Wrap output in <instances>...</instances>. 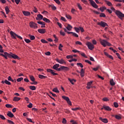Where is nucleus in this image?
Wrapping results in <instances>:
<instances>
[{
    "mask_svg": "<svg viewBox=\"0 0 124 124\" xmlns=\"http://www.w3.org/2000/svg\"><path fill=\"white\" fill-rule=\"evenodd\" d=\"M100 42L101 44V45H102V46H103L104 47H106V46H111V44H110V43L108 42L107 41H106V40H100Z\"/></svg>",
    "mask_w": 124,
    "mask_h": 124,
    "instance_id": "1",
    "label": "nucleus"
},
{
    "mask_svg": "<svg viewBox=\"0 0 124 124\" xmlns=\"http://www.w3.org/2000/svg\"><path fill=\"white\" fill-rule=\"evenodd\" d=\"M115 14H116L118 18H120V19H121V20H123L122 18H124V14L119 10H116L115 11Z\"/></svg>",
    "mask_w": 124,
    "mask_h": 124,
    "instance_id": "2",
    "label": "nucleus"
},
{
    "mask_svg": "<svg viewBox=\"0 0 124 124\" xmlns=\"http://www.w3.org/2000/svg\"><path fill=\"white\" fill-rule=\"evenodd\" d=\"M86 45L88 47V48L91 51H92V50H93V49H94V46H93V45L92 43L90 42H87L86 43Z\"/></svg>",
    "mask_w": 124,
    "mask_h": 124,
    "instance_id": "3",
    "label": "nucleus"
},
{
    "mask_svg": "<svg viewBox=\"0 0 124 124\" xmlns=\"http://www.w3.org/2000/svg\"><path fill=\"white\" fill-rule=\"evenodd\" d=\"M62 98H63V99H64V100H66V101L67 102L68 104H69V105H70V106L72 105V104L71 103V101H70V99H69V97L65 96H62Z\"/></svg>",
    "mask_w": 124,
    "mask_h": 124,
    "instance_id": "4",
    "label": "nucleus"
},
{
    "mask_svg": "<svg viewBox=\"0 0 124 124\" xmlns=\"http://www.w3.org/2000/svg\"><path fill=\"white\" fill-rule=\"evenodd\" d=\"M98 26H100L102 28H105L106 27H108V24L104 21H101L100 22L97 23Z\"/></svg>",
    "mask_w": 124,
    "mask_h": 124,
    "instance_id": "5",
    "label": "nucleus"
},
{
    "mask_svg": "<svg viewBox=\"0 0 124 124\" xmlns=\"http://www.w3.org/2000/svg\"><path fill=\"white\" fill-rule=\"evenodd\" d=\"M60 67V64H56L53 66V69L57 71H61V67Z\"/></svg>",
    "mask_w": 124,
    "mask_h": 124,
    "instance_id": "6",
    "label": "nucleus"
},
{
    "mask_svg": "<svg viewBox=\"0 0 124 124\" xmlns=\"http://www.w3.org/2000/svg\"><path fill=\"white\" fill-rule=\"evenodd\" d=\"M30 27L31 28H33V29H37V24L33 22L30 23Z\"/></svg>",
    "mask_w": 124,
    "mask_h": 124,
    "instance_id": "7",
    "label": "nucleus"
},
{
    "mask_svg": "<svg viewBox=\"0 0 124 124\" xmlns=\"http://www.w3.org/2000/svg\"><path fill=\"white\" fill-rule=\"evenodd\" d=\"M46 71H47V72H48L49 73H51V74H52V75H53V76H55L56 75H58L57 73H55V71L51 69H47L46 70Z\"/></svg>",
    "mask_w": 124,
    "mask_h": 124,
    "instance_id": "8",
    "label": "nucleus"
},
{
    "mask_svg": "<svg viewBox=\"0 0 124 124\" xmlns=\"http://www.w3.org/2000/svg\"><path fill=\"white\" fill-rule=\"evenodd\" d=\"M9 56H8V58H13V59H18V58H19L18 56L12 53H11V54H9Z\"/></svg>",
    "mask_w": 124,
    "mask_h": 124,
    "instance_id": "9",
    "label": "nucleus"
},
{
    "mask_svg": "<svg viewBox=\"0 0 124 124\" xmlns=\"http://www.w3.org/2000/svg\"><path fill=\"white\" fill-rule=\"evenodd\" d=\"M0 55L2 56V57H4V58L6 59V60H7V57L8 58V57H9V53L7 52H4V54L3 53H0Z\"/></svg>",
    "mask_w": 124,
    "mask_h": 124,
    "instance_id": "10",
    "label": "nucleus"
},
{
    "mask_svg": "<svg viewBox=\"0 0 124 124\" xmlns=\"http://www.w3.org/2000/svg\"><path fill=\"white\" fill-rule=\"evenodd\" d=\"M56 61L57 62L61 63V64H62L63 63H66V62H65L64 60H63V59H62L61 60H59V59H56Z\"/></svg>",
    "mask_w": 124,
    "mask_h": 124,
    "instance_id": "11",
    "label": "nucleus"
},
{
    "mask_svg": "<svg viewBox=\"0 0 124 124\" xmlns=\"http://www.w3.org/2000/svg\"><path fill=\"white\" fill-rule=\"evenodd\" d=\"M10 34L11 36H12L15 39H16V37H17L18 35L16 33H15L14 32L11 31L10 32Z\"/></svg>",
    "mask_w": 124,
    "mask_h": 124,
    "instance_id": "12",
    "label": "nucleus"
},
{
    "mask_svg": "<svg viewBox=\"0 0 124 124\" xmlns=\"http://www.w3.org/2000/svg\"><path fill=\"white\" fill-rule=\"evenodd\" d=\"M62 70H65L66 71H68V70H69V68L64 66H62L61 67L60 71H62Z\"/></svg>",
    "mask_w": 124,
    "mask_h": 124,
    "instance_id": "13",
    "label": "nucleus"
},
{
    "mask_svg": "<svg viewBox=\"0 0 124 124\" xmlns=\"http://www.w3.org/2000/svg\"><path fill=\"white\" fill-rule=\"evenodd\" d=\"M99 119L100 121H101L103 123H104L105 124H107L108 123V120L106 118H102V117H100Z\"/></svg>",
    "mask_w": 124,
    "mask_h": 124,
    "instance_id": "14",
    "label": "nucleus"
},
{
    "mask_svg": "<svg viewBox=\"0 0 124 124\" xmlns=\"http://www.w3.org/2000/svg\"><path fill=\"white\" fill-rule=\"evenodd\" d=\"M37 17H36V19H37L38 21L39 20H42V19H43V16L41 14L38 15Z\"/></svg>",
    "mask_w": 124,
    "mask_h": 124,
    "instance_id": "15",
    "label": "nucleus"
},
{
    "mask_svg": "<svg viewBox=\"0 0 124 124\" xmlns=\"http://www.w3.org/2000/svg\"><path fill=\"white\" fill-rule=\"evenodd\" d=\"M68 34H72V35L73 36H75V37H78V34H77L75 32H68Z\"/></svg>",
    "mask_w": 124,
    "mask_h": 124,
    "instance_id": "16",
    "label": "nucleus"
},
{
    "mask_svg": "<svg viewBox=\"0 0 124 124\" xmlns=\"http://www.w3.org/2000/svg\"><path fill=\"white\" fill-rule=\"evenodd\" d=\"M7 116L9 117V118H13V117H14V114H13V113H12V112L11 111H8V113L7 114Z\"/></svg>",
    "mask_w": 124,
    "mask_h": 124,
    "instance_id": "17",
    "label": "nucleus"
},
{
    "mask_svg": "<svg viewBox=\"0 0 124 124\" xmlns=\"http://www.w3.org/2000/svg\"><path fill=\"white\" fill-rule=\"evenodd\" d=\"M79 73H80L81 77H84L85 76V71L84 70V69L82 68Z\"/></svg>",
    "mask_w": 124,
    "mask_h": 124,
    "instance_id": "18",
    "label": "nucleus"
},
{
    "mask_svg": "<svg viewBox=\"0 0 124 124\" xmlns=\"http://www.w3.org/2000/svg\"><path fill=\"white\" fill-rule=\"evenodd\" d=\"M91 5L94 7V8H98V6L94 2V1H93L92 3H91Z\"/></svg>",
    "mask_w": 124,
    "mask_h": 124,
    "instance_id": "19",
    "label": "nucleus"
},
{
    "mask_svg": "<svg viewBox=\"0 0 124 124\" xmlns=\"http://www.w3.org/2000/svg\"><path fill=\"white\" fill-rule=\"evenodd\" d=\"M103 108L105 109V110H107V111H111V110H112L111 108L107 106H104Z\"/></svg>",
    "mask_w": 124,
    "mask_h": 124,
    "instance_id": "20",
    "label": "nucleus"
},
{
    "mask_svg": "<svg viewBox=\"0 0 124 124\" xmlns=\"http://www.w3.org/2000/svg\"><path fill=\"white\" fill-rule=\"evenodd\" d=\"M104 54H105V56L108 57V58H109V59H110L111 60H114L113 56L111 55H109V54L108 53H107V52H105Z\"/></svg>",
    "mask_w": 124,
    "mask_h": 124,
    "instance_id": "21",
    "label": "nucleus"
},
{
    "mask_svg": "<svg viewBox=\"0 0 124 124\" xmlns=\"http://www.w3.org/2000/svg\"><path fill=\"white\" fill-rule=\"evenodd\" d=\"M23 14L25 16H30L31 13L28 11H23Z\"/></svg>",
    "mask_w": 124,
    "mask_h": 124,
    "instance_id": "22",
    "label": "nucleus"
},
{
    "mask_svg": "<svg viewBox=\"0 0 124 124\" xmlns=\"http://www.w3.org/2000/svg\"><path fill=\"white\" fill-rule=\"evenodd\" d=\"M38 31L40 33H45V32H46V30H45V29H38Z\"/></svg>",
    "mask_w": 124,
    "mask_h": 124,
    "instance_id": "23",
    "label": "nucleus"
},
{
    "mask_svg": "<svg viewBox=\"0 0 124 124\" xmlns=\"http://www.w3.org/2000/svg\"><path fill=\"white\" fill-rule=\"evenodd\" d=\"M66 29H67L68 31H71V30H72V26L70 25V24H68L67 27H66Z\"/></svg>",
    "mask_w": 124,
    "mask_h": 124,
    "instance_id": "24",
    "label": "nucleus"
},
{
    "mask_svg": "<svg viewBox=\"0 0 124 124\" xmlns=\"http://www.w3.org/2000/svg\"><path fill=\"white\" fill-rule=\"evenodd\" d=\"M21 99V98L20 97H18L17 96H15L14 97V99H13V101H19V100H20Z\"/></svg>",
    "mask_w": 124,
    "mask_h": 124,
    "instance_id": "25",
    "label": "nucleus"
},
{
    "mask_svg": "<svg viewBox=\"0 0 124 124\" xmlns=\"http://www.w3.org/2000/svg\"><path fill=\"white\" fill-rule=\"evenodd\" d=\"M43 20L44 22H46V23H50L51 21L49 20V19H47L46 17H44L43 18Z\"/></svg>",
    "mask_w": 124,
    "mask_h": 124,
    "instance_id": "26",
    "label": "nucleus"
},
{
    "mask_svg": "<svg viewBox=\"0 0 124 124\" xmlns=\"http://www.w3.org/2000/svg\"><path fill=\"white\" fill-rule=\"evenodd\" d=\"M29 37H30L31 40H34L35 39V37L34 35L29 34Z\"/></svg>",
    "mask_w": 124,
    "mask_h": 124,
    "instance_id": "27",
    "label": "nucleus"
},
{
    "mask_svg": "<svg viewBox=\"0 0 124 124\" xmlns=\"http://www.w3.org/2000/svg\"><path fill=\"white\" fill-rule=\"evenodd\" d=\"M5 10L6 14H8L10 12V10H9V8H8V6L5 7Z\"/></svg>",
    "mask_w": 124,
    "mask_h": 124,
    "instance_id": "28",
    "label": "nucleus"
},
{
    "mask_svg": "<svg viewBox=\"0 0 124 124\" xmlns=\"http://www.w3.org/2000/svg\"><path fill=\"white\" fill-rule=\"evenodd\" d=\"M79 55H81L82 57H84V58H85L86 59L88 58V57L86 56V54H85L83 52H82L81 51H79Z\"/></svg>",
    "mask_w": 124,
    "mask_h": 124,
    "instance_id": "29",
    "label": "nucleus"
},
{
    "mask_svg": "<svg viewBox=\"0 0 124 124\" xmlns=\"http://www.w3.org/2000/svg\"><path fill=\"white\" fill-rule=\"evenodd\" d=\"M29 88L31 91H35L36 90V88L34 86H30Z\"/></svg>",
    "mask_w": 124,
    "mask_h": 124,
    "instance_id": "30",
    "label": "nucleus"
},
{
    "mask_svg": "<svg viewBox=\"0 0 124 124\" xmlns=\"http://www.w3.org/2000/svg\"><path fill=\"white\" fill-rule=\"evenodd\" d=\"M38 77L40 79H45L47 78V77L44 76L42 75H39Z\"/></svg>",
    "mask_w": 124,
    "mask_h": 124,
    "instance_id": "31",
    "label": "nucleus"
},
{
    "mask_svg": "<svg viewBox=\"0 0 124 124\" xmlns=\"http://www.w3.org/2000/svg\"><path fill=\"white\" fill-rule=\"evenodd\" d=\"M110 84L111 86H115V85L116 84L115 82H114V80H113V79H110Z\"/></svg>",
    "mask_w": 124,
    "mask_h": 124,
    "instance_id": "32",
    "label": "nucleus"
},
{
    "mask_svg": "<svg viewBox=\"0 0 124 124\" xmlns=\"http://www.w3.org/2000/svg\"><path fill=\"white\" fill-rule=\"evenodd\" d=\"M68 80L72 85H74V82H76V80L75 79H71L70 78H68Z\"/></svg>",
    "mask_w": 124,
    "mask_h": 124,
    "instance_id": "33",
    "label": "nucleus"
},
{
    "mask_svg": "<svg viewBox=\"0 0 124 124\" xmlns=\"http://www.w3.org/2000/svg\"><path fill=\"white\" fill-rule=\"evenodd\" d=\"M106 9H107L106 8V7H100L99 10L101 11V12H104V10H106Z\"/></svg>",
    "mask_w": 124,
    "mask_h": 124,
    "instance_id": "34",
    "label": "nucleus"
},
{
    "mask_svg": "<svg viewBox=\"0 0 124 124\" xmlns=\"http://www.w3.org/2000/svg\"><path fill=\"white\" fill-rule=\"evenodd\" d=\"M107 4L108 6H112L113 5V4H112V3L109 1H107V0H106L105 1Z\"/></svg>",
    "mask_w": 124,
    "mask_h": 124,
    "instance_id": "35",
    "label": "nucleus"
},
{
    "mask_svg": "<svg viewBox=\"0 0 124 124\" xmlns=\"http://www.w3.org/2000/svg\"><path fill=\"white\" fill-rule=\"evenodd\" d=\"M30 78L32 82H34V81H35V78H34V77H33V76H30Z\"/></svg>",
    "mask_w": 124,
    "mask_h": 124,
    "instance_id": "36",
    "label": "nucleus"
},
{
    "mask_svg": "<svg viewBox=\"0 0 124 124\" xmlns=\"http://www.w3.org/2000/svg\"><path fill=\"white\" fill-rule=\"evenodd\" d=\"M52 92H54V93H60V91H59V90H58V88H54L53 89Z\"/></svg>",
    "mask_w": 124,
    "mask_h": 124,
    "instance_id": "37",
    "label": "nucleus"
},
{
    "mask_svg": "<svg viewBox=\"0 0 124 124\" xmlns=\"http://www.w3.org/2000/svg\"><path fill=\"white\" fill-rule=\"evenodd\" d=\"M77 65L78 66H80L81 68H83L84 67V65H83L81 63L78 62L77 63Z\"/></svg>",
    "mask_w": 124,
    "mask_h": 124,
    "instance_id": "38",
    "label": "nucleus"
},
{
    "mask_svg": "<svg viewBox=\"0 0 124 124\" xmlns=\"http://www.w3.org/2000/svg\"><path fill=\"white\" fill-rule=\"evenodd\" d=\"M37 23L39 24L40 25H42L43 26H45V22L42 21H38Z\"/></svg>",
    "mask_w": 124,
    "mask_h": 124,
    "instance_id": "39",
    "label": "nucleus"
},
{
    "mask_svg": "<svg viewBox=\"0 0 124 124\" xmlns=\"http://www.w3.org/2000/svg\"><path fill=\"white\" fill-rule=\"evenodd\" d=\"M4 83H5V84H6L7 85H11V83L7 80H5Z\"/></svg>",
    "mask_w": 124,
    "mask_h": 124,
    "instance_id": "40",
    "label": "nucleus"
},
{
    "mask_svg": "<svg viewBox=\"0 0 124 124\" xmlns=\"http://www.w3.org/2000/svg\"><path fill=\"white\" fill-rule=\"evenodd\" d=\"M62 47H63L62 45V44H60L59 45V50H60V51H62Z\"/></svg>",
    "mask_w": 124,
    "mask_h": 124,
    "instance_id": "41",
    "label": "nucleus"
},
{
    "mask_svg": "<svg viewBox=\"0 0 124 124\" xmlns=\"http://www.w3.org/2000/svg\"><path fill=\"white\" fill-rule=\"evenodd\" d=\"M5 106L7 108H12V105L10 104H6Z\"/></svg>",
    "mask_w": 124,
    "mask_h": 124,
    "instance_id": "42",
    "label": "nucleus"
},
{
    "mask_svg": "<svg viewBox=\"0 0 124 124\" xmlns=\"http://www.w3.org/2000/svg\"><path fill=\"white\" fill-rule=\"evenodd\" d=\"M113 105L115 108H118L119 107V105L118 104V103L114 102L113 104Z\"/></svg>",
    "mask_w": 124,
    "mask_h": 124,
    "instance_id": "43",
    "label": "nucleus"
},
{
    "mask_svg": "<svg viewBox=\"0 0 124 124\" xmlns=\"http://www.w3.org/2000/svg\"><path fill=\"white\" fill-rule=\"evenodd\" d=\"M115 118L117 120H121V119H122V117L120 115H116Z\"/></svg>",
    "mask_w": 124,
    "mask_h": 124,
    "instance_id": "44",
    "label": "nucleus"
},
{
    "mask_svg": "<svg viewBox=\"0 0 124 124\" xmlns=\"http://www.w3.org/2000/svg\"><path fill=\"white\" fill-rule=\"evenodd\" d=\"M69 62H77V59L74 58V59L69 60Z\"/></svg>",
    "mask_w": 124,
    "mask_h": 124,
    "instance_id": "45",
    "label": "nucleus"
},
{
    "mask_svg": "<svg viewBox=\"0 0 124 124\" xmlns=\"http://www.w3.org/2000/svg\"><path fill=\"white\" fill-rule=\"evenodd\" d=\"M75 30L76 31V32H79L80 31V28H79L75 27Z\"/></svg>",
    "mask_w": 124,
    "mask_h": 124,
    "instance_id": "46",
    "label": "nucleus"
},
{
    "mask_svg": "<svg viewBox=\"0 0 124 124\" xmlns=\"http://www.w3.org/2000/svg\"><path fill=\"white\" fill-rule=\"evenodd\" d=\"M23 78H17L16 79L17 82H21V81H22V80H23Z\"/></svg>",
    "mask_w": 124,
    "mask_h": 124,
    "instance_id": "47",
    "label": "nucleus"
},
{
    "mask_svg": "<svg viewBox=\"0 0 124 124\" xmlns=\"http://www.w3.org/2000/svg\"><path fill=\"white\" fill-rule=\"evenodd\" d=\"M100 17H103L104 18H105V17H106V15H105V14L104 13H101L100 15Z\"/></svg>",
    "mask_w": 124,
    "mask_h": 124,
    "instance_id": "48",
    "label": "nucleus"
},
{
    "mask_svg": "<svg viewBox=\"0 0 124 124\" xmlns=\"http://www.w3.org/2000/svg\"><path fill=\"white\" fill-rule=\"evenodd\" d=\"M0 119H1V120H3L6 119V118H5V117L1 114H0Z\"/></svg>",
    "mask_w": 124,
    "mask_h": 124,
    "instance_id": "49",
    "label": "nucleus"
},
{
    "mask_svg": "<svg viewBox=\"0 0 124 124\" xmlns=\"http://www.w3.org/2000/svg\"><path fill=\"white\" fill-rule=\"evenodd\" d=\"M60 34L62 36H64V35H65V33H64V32H63L61 30L60 31Z\"/></svg>",
    "mask_w": 124,
    "mask_h": 124,
    "instance_id": "50",
    "label": "nucleus"
},
{
    "mask_svg": "<svg viewBox=\"0 0 124 124\" xmlns=\"http://www.w3.org/2000/svg\"><path fill=\"white\" fill-rule=\"evenodd\" d=\"M75 12H76V10L74 8H72L71 9V13L73 14H75Z\"/></svg>",
    "mask_w": 124,
    "mask_h": 124,
    "instance_id": "51",
    "label": "nucleus"
},
{
    "mask_svg": "<svg viewBox=\"0 0 124 124\" xmlns=\"http://www.w3.org/2000/svg\"><path fill=\"white\" fill-rule=\"evenodd\" d=\"M78 7L79 8L80 10H82V6H81V5L79 3H78Z\"/></svg>",
    "mask_w": 124,
    "mask_h": 124,
    "instance_id": "52",
    "label": "nucleus"
},
{
    "mask_svg": "<svg viewBox=\"0 0 124 124\" xmlns=\"http://www.w3.org/2000/svg\"><path fill=\"white\" fill-rule=\"evenodd\" d=\"M7 122L8 123H9V124H15L14 122H13V121L10 120H7Z\"/></svg>",
    "mask_w": 124,
    "mask_h": 124,
    "instance_id": "53",
    "label": "nucleus"
},
{
    "mask_svg": "<svg viewBox=\"0 0 124 124\" xmlns=\"http://www.w3.org/2000/svg\"><path fill=\"white\" fill-rule=\"evenodd\" d=\"M24 40H25V42H26V43H31V40L29 39H25Z\"/></svg>",
    "mask_w": 124,
    "mask_h": 124,
    "instance_id": "54",
    "label": "nucleus"
},
{
    "mask_svg": "<svg viewBox=\"0 0 124 124\" xmlns=\"http://www.w3.org/2000/svg\"><path fill=\"white\" fill-rule=\"evenodd\" d=\"M76 44L77 45H82V43H81L80 41H77L76 42Z\"/></svg>",
    "mask_w": 124,
    "mask_h": 124,
    "instance_id": "55",
    "label": "nucleus"
},
{
    "mask_svg": "<svg viewBox=\"0 0 124 124\" xmlns=\"http://www.w3.org/2000/svg\"><path fill=\"white\" fill-rule=\"evenodd\" d=\"M27 107H28V108H32V104H31V103H30L28 106Z\"/></svg>",
    "mask_w": 124,
    "mask_h": 124,
    "instance_id": "56",
    "label": "nucleus"
},
{
    "mask_svg": "<svg viewBox=\"0 0 124 124\" xmlns=\"http://www.w3.org/2000/svg\"><path fill=\"white\" fill-rule=\"evenodd\" d=\"M41 42H42V43H48V42L44 39H41Z\"/></svg>",
    "mask_w": 124,
    "mask_h": 124,
    "instance_id": "57",
    "label": "nucleus"
},
{
    "mask_svg": "<svg viewBox=\"0 0 124 124\" xmlns=\"http://www.w3.org/2000/svg\"><path fill=\"white\" fill-rule=\"evenodd\" d=\"M99 69V66H97L96 68H93V70H94V71H97V70H98Z\"/></svg>",
    "mask_w": 124,
    "mask_h": 124,
    "instance_id": "58",
    "label": "nucleus"
},
{
    "mask_svg": "<svg viewBox=\"0 0 124 124\" xmlns=\"http://www.w3.org/2000/svg\"><path fill=\"white\" fill-rule=\"evenodd\" d=\"M67 59H73V56L72 55H67L66 56Z\"/></svg>",
    "mask_w": 124,
    "mask_h": 124,
    "instance_id": "59",
    "label": "nucleus"
},
{
    "mask_svg": "<svg viewBox=\"0 0 124 124\" xmlns=\"http://www.w3.org/2000/svg\"><path fill=\"white\" fill-rule=\"evenodd\" d=\"M85 62H87V63H89V64L92 65V62L89 60H85Z\"/></svg>",
    "mask_w": 124,
    "mask_h": 124,
    "instance_id": "60",
    "label": "nucleus"
},
{
    "mask_svg": "<svg viewBox=\"0 0 124 124\" xmlns=\"http://www.w3.org/2000/svg\"><path fill=\"white\" fill-rule=\"evenodd\" d=\"M72 52H74V53H80V51L79 50H78L77 49H74L72 50Z\"/></svg>",
    "mask_w": 124,
    "mask_h": 124,
    "instance_id": "61",
    "label": "nucleus"
},
{
    "mask_svg": "<svg viewBox=\"0 0 124 124\" xmlns=\"http://www.w3.org/2000/svg\"><path fill=\"white\" fill-rule=\"evenodd\" d=\"M71 123H72V124H77V122L74 120H71Z\"/></svg>",
    "mask_w": 124,
    "mask_h": 124,
    "instance_id": "62",
    "label": "nucleus"
},
{
    "mask_svg": "<svg viewBox=\"0 0 124 124\" xmlns=\"http://www.w3.org/2000/svg\"><path fill=\"white\" fill-rule=\"evenodd\" d=\"M92 43L93 44V45H96V44L97 43L96 41L95 40H93L92 41Z\"/></svg>",
    "mask_w": 124,
    "mask_h": 124,
    "instance_id": "63",
    "label": "nucleus"
},
{
    "mask_svg": "<svg viewBox=\"0 0 124 124\" xmlns=\"http://www.w3.org/2000/svg\"><path fill=\"white\" fill-rule=\"evenodd\" d=\"M103 100L104 101H109V99H108L107 97H105V98H103Z\"/></svg>",
    "mask_w": 124,
    "mask_h": 124,
    "instance_id": "64",
    "label": "nucleus"
}]
</instances>
